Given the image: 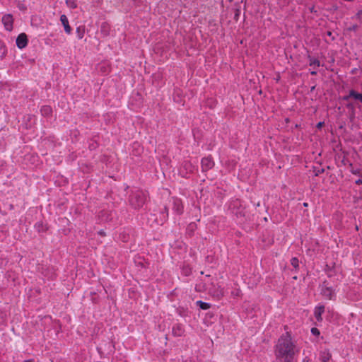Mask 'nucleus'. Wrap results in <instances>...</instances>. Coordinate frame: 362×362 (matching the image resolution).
Here are the masks:
<instances>
[{
    "label": "nucleus",
    "instance_id": "obj_1",
    "mask_svg": "<svg viewBox=\"0 0 362 362\" xmlns=\"http://www.w3.org/2000/svg\"><path fill=\"white\" fill-rule=\"evenodd\" d=\"M298 352L296 341L292 339L288 332L279 338L274 347V354L278 362H293L295 355Z\"/></svg>",
    "mask_w": 362,
    "mask_h": 362
},
{
    "label": "nucleus",
    "instance_id": "obj_2",
    "mask_svg": "<svg viewBox=\"0 0 362 362\" xmlns=\"http://www.w3.org/2000/svg\"><path fill=\"white\" fill-rule=\"evenodd\" d=\"M146 198L147 194L145 192L139 189H134L130 192L128 202L132 208L139 209L145 204Z\"/></svg>",
    "mask_w": 362,
    "mask_h": 362
},
{
    "label": "nucleus",
    "instance_id": "obj_3",
    "mask_svg": "<svg viewBox=\"0 0 362 362\" xmlns=\"http://www.w3.org/2000/svg\"><path fill=\"white\" fill-rule=\"evenodd\" d=\"M228 210L237 218L243 219L245 216V207L243 206L242 202L238 199L230 201Z\"/></svg>",
    "mask_w": 362,
    "mask_h": 362
},
{
    "label": "nucleus",
    "instance_id": "obj_4",
    "mask_svg": "<svg viewBox=\"0 0 362 362\" xmlns=\"http://www.w3.org/2000/svg\"><path fill=\"white\" fill-rule=\"evenodd\" d=\"M209 293L214 300H220L224 296V289L219 285L212 284Z\"/></svg>",
    "mask_w": 362,
    "mask_h": 362
},
{
    "label": "nucleus",
    "instance_id": "obj_5",
    "mask_svg": "<svg viewBox=\"0 0 362 362\" xmlns=\"http://www.w3.org/2000/svg\"><path fill=\"white\" fill-rule=\"evenodd\" d=\"M351 99L356 103H362V93L357 92L354 89H351L347 95L342 97V100L344 101H349Z\"/></svg>",
    "mask_w": 362,
    "mask_h": 362
},
{
    "label": "nucleus",
    "instance_id": "obj_6",
    "mask_svg": "<svg viewBox=\"0 0 362 362\" xmlns=\"http://www.w3.org/2000/svg\"><path fill=\"white\" fill-rule=\"evenodd\" d=\"M196 170V167L189 160H185L182 163L180 169V173L183 177H186L187 174L193 173Z\"/></svg>",
    "mask_w": 362,
    "mask_h": 362
},
{
    "label": "nucleus",
    "instance_id": "obj_7",
    "mask_svg": "<svg viewBox=\"0 0 362 362\" xmlns=\"http://www.w3.org/2000/svg\"><path fill=\"white\" fill-rule=\"evenodd\" d=\"M321 294L329 300L333 299L334 291L333 288L328 286V283L325 281L322 285Z\"/></svg>",
    "mask_w": 362,
    "mask_h": 362
},
{
    "label": "nucleus",
    "instance_id": "obj_8",
    "mask_svg": "<svg viewBox=\"0 0 362 362\" xmlns=\"http://www.w3.org/2000/svg\"><path fill=\"white\" fill-rule=\"evenodd\" d=\"M214 166V162L211 156L204 157L201 160V167L203 172H206L212 169Z\"/></svg>",
    "mask_w": 362,
    "mask_h": 362
},
{
    "label": "nucleus",
    "instance_id": "obj_9",
    "mask_svg": "<svg viewBox=\"0 0 362 362\" xmlns=\"http://www.w3.org/2000/svg\"><path fill=\"white\" fill-rule=\"evenodd\" d=\"M1 21L6 30L11 31L13 30V18L11 14L4 15Z\"/></svg>",
    "mask_w": 362,
    "mask_h": 362
},
{
    "label": "nucleus",
    "instance_id": "obj_10",
    "mask_svg": "<svg viewBox=\"0 0 362 362\" xmlns=\"http://www.w3.org/2000/svg\"><path fill=\"white\" fill-rule=\"evenodd\" d=\"M28 37L25 33H21L16 38V46L19 49L25 48L28 45Z\"/></svg>",
    "mask_w": 362,
    "mask_h": 362
},
{
    "label": "nucleus",
    "instance_id": "obj_11",
    "mask_svg": "<svg viewBox=\"0 0 362 362\" xmlns=\"http://www.w3.org/2000/svg\"><path fill=\"white\" fill-rule=\"evenodd\" d=\"M60 21L64 28V30L67 34H70L71 33V28L69 24V21L66 15L62 14L60 16Z\"/></svg>",
    "mask_w": 362,
    "mask_h": 362
},
{
    "label": "nucleus",
    "instance_id": "obj_12",
    "mask_svg": "<svg viewBox=\"0 0 362 362\" xmlns=\"http://www.w3.org/2000/svg\"><path fill=\"white\" fill-rule=\"evenodd\" d=\"M99 216L103 221H110L112 220L114 214L112 211H101L99 214Z\"/></svg>",
    "mask_w": 362,
    "mask_h": 362
},
{
    "label": "nucleus",
    "instance_id": "obj_13",
    "mask_svg": "<svg viewBox=\"0 0 362 362\" xmlns=\"http://www.w3.org/2000/svg\"><path fill=\"white\" fill-rule=\"evenodd\" d=\"M185 332L183 326L181 324H176L173 327V334L174 336L180 337Z\"/></svg>",
    "mask_w": 362,
    "mask_h": 362
},
{
    "label": "nucleus",
    "instance_id": "obj_14",
    "mask_svg": "<svg viewBox=\"0 0 362 362\" xmlns=\"http://www.w3.org/2000/svg\"><path fill=\"white\" fill-rule=\"evenodd\" d=\"M173 210L178 214H182L183 205L181 200L176 199L173 201Z\"/></svg>",
    "mask_w": 362,
    "mask_h": 362
},
{
    "label": "nucleus",
    "instance_id": "obj_15",
    "mask_svg": "<svg viewBox=\"0 0 362 362\" xmlns=\"http://www.w3.org/2000/svg\"><path fill=\"white\" fill-rule=\"evenodd\" d=\"M325 312V306L320 305L318 307H316L314 311V315L316 318V320L319 322L322 320V315Z\"/></svg>",
    "mask_w": 362,
    "mask_h": 362
},
{
    "label": "nucleus",
    "instance_id": "obj_16",
    "mask_svg": "<svg viewBox=\"0 0 362 362\" xmlns=\"http://www.w3.org/2000/svg\"><path fill=\"white\" fill-rule=\"evenodd\" d=\"M41 114L45 117H49L52 113V109L49 105H44L40 109Z\"/></svg>",
    "mask_w": 362,
    "mask_h": 362
},
{
    "label": "nucleus",
    "instance_id": "obj_17",
    "mask_svg": "<svg viewBox=\"0 0 362 362\" xmlns=\"http://www.w3.org/2000/svg\"><path fill=\"white\" fill-rule=\"evenodd\" d=\"M331 358V354L328 351H324L320 353V360L322 362H328Z\"/></svg>",
    "mask_w": 362,
    "mask_h": 362
},
{
    "label": "nucleus",
    "instance_id": "obj_18",
    "mask_svg": "<svg viewBox=\"0 0 362 362\" xmlns=\"http://www.w3.org/2000/svg\"><path fill=\"white\" fill-rule=\"evenodd\" d=\"M309 65L313 66L314 69L320 66V62L316 58L309 57Z\"/></svg>",
    "mask_w": 362,
    "mask_h": 362
},
{
    "label": "nucleus",
    "instance_id": "obj_19",
    "mask_svg": "<svg viewBox=\"0 0 362 362\" xmlns=\"http://www.w3.org/2000/svg\"><path fill=\"white\" fill-rule=\"evenodd\" d=\"M76 35L78 39H82L84 37L85 35V26H78L76 28Z\"/></svg>",
    "mask_w": 362,
    "mask_h": 362
},
{
    "label": "nucleus",
    "instance_id": "obj_20",
    "mask_svg": "<svg viewBox=\"0 0 362 362\" xmlns=\"http://www.w3.org/2000/svg\"><path fill=\"white\" fill-rule=\"evenodd\" d=\"M35 227L38 232H45L47 230V226H44L42 222L36 223Z\"/></svg>",
    "mask_w": 362,
    "mask_h": 362
},
{
    "label": "nucleus",
    "instance_id": "obj_21",
    "mask_svg": "<svg viewBox=\"0 0 362 362\" xmlns=\"http://www.w3.org/2000/svg\"><path fill=\"white\" fill-rule=\"evenodd\" d=\"M197 305L202 310H208L211 308V305L208 303L203 302L202 300L197 301Z\"/></svg>",
    "mask_w": 362,
    "mask_h": 362
},
{
    "label": "nucleus",
    "instance_id": "obj_22",
    "mask_svg": "<svg viewBox=\"0 0 362 362\" xmlns=\"http://www.w3.org/2000/svg\"><path fill=\"white\" fill-rule=\"evenodd\" d=\"M66 6L70 8H76L77 7L76 0H66Z\"/></svg>",
    "mask_w": 362,
    "mask_h": 362
},
{
    "label": "nucleus",
    "instance_id": "obj_23",
    "mask_svg": "<svg viewBox=\"0 0 362 362\" xmlns=\"http://www.w3.org/2000/svg\"><path fill=\"white\" fill-rule=\"evenodd\" d=\"M291 264L293 267L296 271H298L299 269V261L297 257H293L291 259Z\"/></svg>",
    "mask_w": 362,
    "mask_h": 362
},
{
    "label": "nucleus",
    "instance_id": "obj_24",
    "mask_svg": "<svg viewBox=\"0 0 362 362\" xmlns=\"http://www.w3.org/2000/svg\"><path fill=\"white\" fill-rule=\"evenodd\" d=\"M351 173L353 174V175H359L361 174V170L359 169V168H351V169L350 170Z\"/></svg>",
    "mask_w": 362,
    "mask_h": 362
},
{
    "label": "nucleus",
    "instance_id": "obj_25",
    "mask_svg": "<svg viewBox=\"0 0 362 362\" xmlns=\"http://www.w3.org/2000/svg\"><path fill=\"white\" fill-rule=\"evenodd\" d=\"M358 26L356 24H354V25L348 27L346 28V30L349 31V32H351V31H354L355 32V31H356L358 30Z\"/></svg>",
    "mask_w": 362,
    "mask_h": 362
},
{
    "label": "nucleus",
    "instance_id": "obj_26",
    "mask_svg": "<svg viewBox=\"0 0 362 362\" xmlns=\"http://www.w3.org/2000/svg\"><path fill=\"white\" fill-rule=\"evenodd\" d=\"M356 19L361 21L362 19V8L359 10L355 16Z\"/></svg>",
    "mask_w": 362,
    "mask_h": 362
},
{
    "label": "nucleus",
    "instance_id": "obj_27",
    "mask_svg": "<svg viewBox=\"0 0 362 362\" xmlns=\"http://www.w3.org/2000/svg\"><path fill=\"white\" fill-rule=\"evenodd\" d=\"M311 332L314 335H319L320 334V331L316 327H313L311 329Z\"/></svg>",
    "mask_w": 362,
    "mask_h": 362
},
{
    "label": "nucleus",
    "instance_id": "obj_28",
    "mask_svg": "<svg viewBox=\"0 0 362 362\" xmlns=\"http://www.w3.org/2000/svg\"><path fill=\"white\" fill-rule=\"evenodd\" d=\"M163 213L166 214V215L164 216L163 218H167L168 216V209L166 206L164 207V212Z\"/></svg>",
    "mask_w": 362,
    "mask_h": 362
},
{
    "label": "nucleus",
    "instance_id": "obj_29",
    "mask_svg": "<svg viewBox=\"0 0 362 362\" xmlns=\"http://www.w3.org/2000/svg\"><path fill=\"white\" fill-rule=\"evenodd\" d=\"M327 35H328L329 37H332V40H335V37L334 36H332V33L331 31H327Z\"/></svg>",
    "mask_w": 362,
    "mask_h": 362
},
{
    "label": "nucleus",
    "instance_id": "obj_30",
    "mask_svg": "<svg viewBox=\"0 0 362 362\" xmlns=\"http://www.w3.org/2000/svg\"><path fill=\"white\" fill-rule=\"evenodd\" d=\"M355 183L358 185H362V179H358L355 181Z\"/></svg>",
    "mask_w": 362,
    "mask_h": 362
},
{
    "label": "nucleus",
    "instance_id": "obj_31",
    "mask_svg": "<svg viewBox=\"0 0 362 362\" xmlns=\"http://www.w3.org/2000/svg\"><path fill=\"white\" fill-rule=\"evenodd\" d=\"M324 173V169H320V170H318L316 173H315V175L317 176L319 175L320 174Z\"/></svg>",
    "mask_w": 362,
    "mask_h": 362
},
{
    "label": "nucleus",
    "instance_id": "obj_32",
    "mask_svg": "<svg viewBox=\"0 0 362 362\" xmlns=\"http://www.w3.org/2000/svg\"><path fill=\"white\" fill-rule=\"evenodd\" d=\"M323 124H324L323 122H320L319 123H317V128H321L322 127Z\"/></svg>",
    "mask_w": 362,
    "mask_h": 362
},
{
    "label": "nucleus",
    "instance_id": "obj_33",
    "mask_svg": "<svg viewBox=\"0 0 362 362\" xmlns=\"http://www.w3.org/2000/svg\"><path fill=\"white\" fill-rule=\"evenodd\" d=\"M317 71H315V69L313 70L312 71H310V74L313 75V76H315L317 75Z\"/></svg>",
    "mask_w": 362,
    "mask_h": 362
},
{
    "label": "nucleus",
    "instance_id": "obj_34",
    "mask_svg": "<svg viewBox=\"0 0 362 362\" xmlns=\"http://www.w3.org/2000/svg\"><path fill=\"white\" fill-rule=\"evenodd\" d=\"M346 107L348 108L352 107H353V104L352 103H349V104H347Z\"/></svg>",
    "mask_w": 362,
    "mask_h": 362
},
{
    "label": "nucleus",
    "instance_id": "obj_35",
    "mask_svg": "<svg viewBox=\"0 0 362 362\" xmlns=\"http://www.w3.org/2000/svg\"><path fill=\"white\" fill-rule=\"evenodd\" d=\"M23 362H34V360L33 359H28V360L24 361Z\"/></svg>",
    "mask_w": 362,
    "mask_h": 362
},
{
    "label": "nucleus",
    "instance_id": "obj_36",
    "mask_svg": "<svg viewBox=\"0 0 362 362\" xmlns=\"http://www.w3.org/2000/svg\"><path fill=\"white\" fill-rule=\"evenodd\" d=\"M90 148H95V146L93 144L90 145Z\"/></svg>",
    "mask_w": 362,
    "mask_h": 362
},
{
    "label": "nucleus",
    "instance_id": "obj_37",
    "mask_svg": "<svg viewBox=\"0 0 362 362\" xmlns=\"http://www.w3.org/2000/svg\"><path fill=\"white\" fill-rule=\"evenodd\" d=\"M4 47V43L0 41V47Z\"/></svg>",
    "mask_w": 362,
    "mask_h": 362
},
{
    "label": "nucleus",
    "instance_id": "obj_38",
    "mask_svg": "<svg viewBox=\"0 0 362 362\" xmlns=\"http://www.w3.org/2000/svg\"><path fill=\"white\" fill-rule=\"evenodd\" d=\"M99 233L101 235H105V233L103 231H100Z\"/></svg>",
    "mask_w": 362,
    "mask_h": 362
},
{
    "label": "nucleus",
    "instance_id": "obj_39",
    "mask_svg": "<svg viewBox=\"0 0 362 362\" xmlns=\"http://www.w3.org/2000/svg\"><path fill=\"white\" fill-rule=\"evenodd\" d=\"M260 206V203H259V202H258V203L256 204V206H257V207H258V206Z\"/></svg>",
    "mask_w": 362,
    "mask_h": 362
},
{
    "label": "nucleus",
    "instance_id": "obj_40",
    "mask_svg": "<svg viewBox=\"0 0 362 362\" xmlns=\"http://www.w3.org/2000/svg\"><path fill=\"white\" fill-rule=\"evenodd\" d=\"M303 206H308V203H305H305L303 204Z\"/></svg>",
    "mask_w": 362,
    "mask_h": 362
},
{
    "label": "nucleus",
    "instance_id": "obj_41",
    "mask_svg": "<svg viewBox=\"0 0 362 362\" xmlns=\"http://www.w3.org/2000/svg\"><path fill=\"white\" fill-rule=\"evenodd\" d=\"M235 296H238V291H237V292H235Z\"/></svg>",
    "mask_w": 362,
    "mask_h": 362
},
{
    "label": "nucleus",
    "instance_id": "obj_42",
    "mask_svg": "<svg viewBox=\"0 0 362 362\" xmlns=\"http://www.w3.org/2000/svg\"><path fill=\"white\" fill-rule=\"evenodd\" d=\"M235 296H238V291H237V292H235Z\"/></svg>",
    "mask_w": 362,
    "mask_h": 362
},
{
    "label": "nucleus",
    "instance_id": "obj_43",
    "mask_svg": "<svg viewBox=\"0 0 362 362\" xmlns=\"http://www.w3.org/2000/svg\"><path fill=\"white\" fill-rule=\"evenodd\" d=\"M358 176H360L361 177H362V170H361V174L359 175Z\"/></svg>",
    "mask_w": 362,
    "mask_h": 362
}]
</instances>
